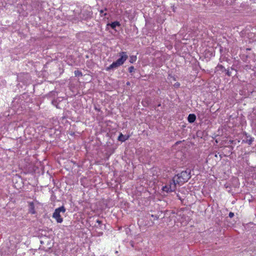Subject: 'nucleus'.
Segmentation results:
<instances>
[{"label":"nucleus","instance_id":"f257e3e1","mask_svg":"<svg viewBox=\"0 0 256 256\" xmlns=\"http://www.w3.org/2000/svg\"><path fill=\"white\" fill-rule=\"evenodd\" d=\"M120 58L116 62H113L110 65L106 68V70L108 71L112 69L116 68L122 65L128 58V56L126 52H121L120 53Z\"/></svg>","mask_w":256,"mask_h":256},{"label":"nucleus","instance_id":"f03ea898","mask_svg":"<svg viewBox=\"0 0 256 256\" xmlns=\"http://www.w3.org/2000/svg\"><path fill=\"white\" fill-rule=\"evenodd\" d=\"M175 180L177 181L178 186L182 185L187 182L190 178V170H186L182 172L180 174L174 176Z\"/></svg>","mask_w":256,"mask_h":256},{"label":"nucleus","instance_id":"7ed1b4c3","mask_svg":"<svg viewBox=\"0 0 256 256\" xmlns=\"http://www.w3.org/2000/svg\"><path fill=\"white\" fill-rule=\"evenodd\" d=\"M178 183L177 181L175 180L174 178V177L172 180L170 181L168 184L162 187V190L166 192H170L176 190Z\"/></svg>","mask_w":256,"mask_h":256},{"label":"nucleus","instance_id":"20e7f679","mask_svg":"<svg viewBox=\"0 0 256 256\" xmlns=\"http://www.w3.org/2000/svg\"><path fill=\"white\" fill-rule=\"evenodd\" d=\"M66 212V208L64 206H62L55 210L52 217L58 223H62L63 221V219L60 215V212L64 214Z\"/></svg>","mask_w":256,"mask_h":256},{"label":"nucleus","instance_id":"39448f33","mask_svg":"<svg viewBox=\"0 0 256 256\" xmlns=\"http://www.w3.org/2000/svg\"><path fill=\"white\" fill-rule=\"evenodd\" d=\"M29 212L32 214H34L36 213L34 204L32 202L28 203Z\"/></svg>","mask_w":256,"mask_h":256},{"label":"nucleus","instance_id":"423d86ee","mask_svg":"<svg viewBox=\"0 0 256 256\" xmlns=\"http://www.w3.org/2000/svg\"><path fill=\"white\" fill-rule=\"evenodd\" d=\"M196 119V116L194 114H190L188 118V120L189 122L192 123L194 122Z\"/></svg>","mask_w":256,"mask_h":256},{"label":"nucleus","instance_id":"0eeeda50","mask_svg":"<svg viewBox=\"0 0 256 256\" xmlns=\"http://www.w3.org/2000/svg\"><path fill=\"white\" fill-rule=\"evenodd\" d=\"M128 138V136H124L122 134H120L118 138V140L122 142L126 141Z\"/></svg>","mask_w":256,"mask_h":256},{"label":"nucleus","instance_id":"6e6552de","mask_svg":"<svg viewBox=\"0 0 256 256\" xmlns=\"http://www.w3.org/2000/svg\"><path fill=\"white\" fill-rule=\"evenodd\" d=\"M120 25L119 22H114L110 24L111 28L114 29L116 26H119Z\"/></svg>","mask_w":256,"mask_h":256},{"label":"nucleus","instance_id":"1a4fd4ad","mask_svg":"<svg viewBox=\"0 0 256 256\" xmlns=\"http://www.w3.org/2000/svg\"><path fill=\"white\" fill-rule=\"evenodd\" d=\"M136 56H132L130 57V63H133L134 62H136Z\"/></svg>","mask_w":256,"mask_h":256},{"label":"nucleus","instance_id":"9d476101","mask_svg":"<svg viewBox=\"0 0 256 256\" xmlns=\"http://www.w3.org/2000/svg\"><path fill=\"white\" fill-rule=\"evenodd\" d=\"M74 74L76 76H79L82 75V72L78 70H76L74 72Z\"/></svg>","mask_w":256,"mask_h":256},{"label":"nucleus","instance_id":"9b49d317","mask_svg":"<svg viewBox=\"0 0 256 256\" xmlns=\"http://www.w3.org/2000/svg\"><path fill=\"white\" fill-rule=\"evenodd\" d=\"M134 68L133 66H131L128 68V70L130 72H132L134 71Z\"/></svg>","mask_w":256,"mask_h":256},{"label":"nucleus","instance_id":"f8f14e48","mask_svg":"<svg viewBox=\"0 0 256 256\" xmlns=\"http://www.w3.org/2000/svg\"><path fill=\"white\" fill-rule=\"evenodd\" d=\"M174 86L175 88H178L180 86V84L179 82H176Z\"/></svg>","mask_w":256,"mask_h":256},{"label":"nucleus","instance_id":"ddd939ff","mask_svg":"<svg viewBox=\"0 0 256 256\" xmlns=\"http://www.w3.org/2000/svg\"><path fill=\"white\" fill-rule=\"evenodd\" d=\"M228 216H229L230 218H232L234 216V214L233 212H230L229 213Z\"/></svg>","mask_w":256,"mask_h":256},{"label":"nucleus","instance_id":"4468645a","mask_svg":"<svg viewBox=\"0 0 256 256\" xmlns=\"http://www.w3.org/2000/svg\"><path fill=\"white\" fill-rule=\"evenodd\" d=\"M96 222H97L99 224H101V222H100V220H96Z\"/></svg>","mask_w":256,"mask_h":256},{"label":"nucleus","instance_id":"2eb2a0df","mask_svg":"<svg viewBox=\"0 0 256 256\" xmlns=\"http://www.w3.org/2000/svg\"><path fill=\"white\" fill-rule=\"evenodd\" d=\"M100 14H103L104 13V10H100Z\"/></svg>","mask_w":256,"mask_h":256},{"label":"nucleus","instance_id":"dca6fc26","mask_svg":"<svg viewBox=\"0 0 256 256\" xmlns=\"http://www.w3.org/2000/svg\"><path fill=\"white\" fill-rule=\"evenodd\" d=\"M227 74H228V76H230V72H228Z\"/></svg>","mask_w":256,"mask_h":256}]
</instances>
